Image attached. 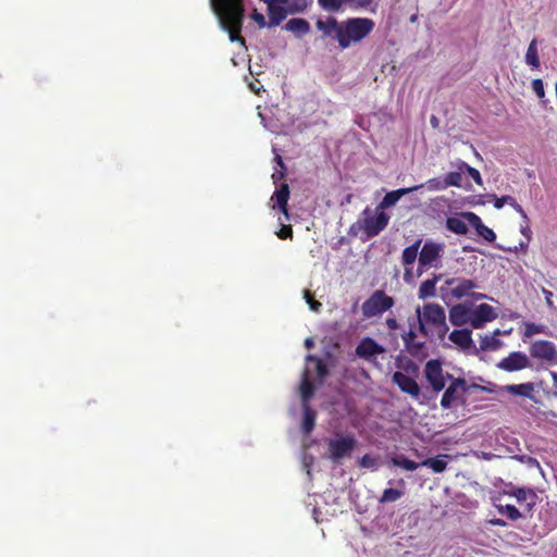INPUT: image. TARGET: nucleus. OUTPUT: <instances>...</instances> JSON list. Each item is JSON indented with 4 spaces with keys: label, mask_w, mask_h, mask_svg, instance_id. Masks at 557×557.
<instances>
[{
    "label": "nucleus",
    "mask_w": 557,
    "mask_h": 557,
    "mask_svg": "<svg viewBox=\"0 0 557 557\" xmlns=\"http://www.w3.org/2000/svg\"><path fill=\"white\" fill-rule=\"evenodd\" d=\"M465 220L466 219L462 216V214L460 216H449L446 220V227L448 231L457 235H466L469 228Z\"/></svg>",
    "instance_id": "nucleus-29"
},
{
    "label": "nucleus",
    "mask_w": 557,
    "mask_h": 557,
    "mask_svg": "<svg viewBox=\"0 0 557 557\" xmlns=\"http://www.w3.org/2000/svg\"><path fill=\"white\" fill-rule=\"evenodd\" d=\"M385 351L384 347L371 337H364L356 347V355L359 358L371 360L372 357Z\"/></svg>",
    "instance_id": "nucleus-15"
},
{
    "label": "nucleus",
    "mask_w": 557,
    "mask_h": 557,
    "mask_svg": "<svg viewBox=\"0 0 557 557\" xmlns=\"http://www.w3.org/2000/svg\"><path fill=\"white\" fill-rule=\"evenodd\" d=\"M546 326L542 324H535L533 322H527L524 324L523 337H532L535 334L545 333Z\"/></svg>",
    "instance_id": "nucleus-42"
},
{
    "label": "nucleus",
    "mask_w": 557,
    "mask_h": 557,
    "mask_svg": "<svg viewBox=\"0 0 557 557\" xmlns=\"http://www.w3.org/2000/svg\"><path fill=\"white\" fill-rule=\"evenodd\" d=\"M471 387L476 388V389H484V387H482L481 385H478V384H472Z\"/></svg>",
    "instance_id": "nucleus-63"
},
{
    "label": "nucleus",
    "mask_w": 557,
    "mask_h": 557,
    "mask_svg": "<svg viewBox=\"0 0 557 557\" xmlns=\"http://www.w3.org/2000/svg\"><path fill=\"white\" fill-rule=\"evenodd\" d=\"M304 298L306 302L309 305L310 309L314 312H320L322 308V304L313 298V295L309 290L304 292Z\"/></svg>",
    "instance_id": "nucleus-46"
},
{
    "label": "nucleus",
    "mask_w": 557,
    "mask_h": 557,
    "mask_svg": "<svg viewBox=\"0 0 557 557\" xmlns=\"http://www.w3.org/2000/svg\"><path fill=\"white\" fill-rule=\"evenodd\" d=\"M268 13H269V26H277L281 24L283 20H285L286 15L289 14L287 8H284L280 4H267Z\"/></svg>",
    "instance_id": "nucleus-26"
},
{
    "label": "nucleus",
    "mask_w": 557,
    "mask_h": 557,
    "mask_svg": "<svg viewBox=\"0 0 557 557\" xmlns=\"http://www.w3.org/2000/svg\"><path fill=\"white\" fill-rule=\"evenodd\" d=\"M443 274H433L432 278L423 281L418 290L420 299H426L436 295V284L442 278Z\"/></svg>",
    "instance_id": "nucleus-25"
},
{
    "label": "nucleus",
    "mask_w": 557,
    "mask_h": 557,
    "mask_svg": "<svg viewBox=\"0 0 557 557\" xmlns=\"http://www.w3.org/2000/svg\"><path fill=\"white\" fill-rule=\"evenodd\" d=\"M445 458H448V456L442 455L435 458H428L421 462V466L432 469L434 473H442L447 468V461Z\"/></svg>",
    "instance_id": "nucleus-33"
},
{
    "label": "nucleus",
    "mask_w": 557,
    "mask_h": 557,
    "mask_svg": "<svg viewBox=\"0 0 557 557\" xmlns=\"http://www.w3.org/2000/svg\"><path fill=\"white\" fill-rule=\"evenodd\" d=\"M529 366V358L522 351H512L497 363V367L506 372L520 371L527 369Z\"/></svg>",
    "instance_id": "nucleus-12"
},
{
    "label": "nucleus",
    "mask_w": 557,
    "mask_h": 557,
    "mask_svg": "<svg viewBox=\"0 0 557 557\" xmlns=\"http://www.w3.org/2000/svg\"><path fill=\"white\" fill-rule=\"evenodd\" d=\"M448 337L461 349H469L473 345L472 332L469 329L454 330Z\"/></svg>",
    "instance_id": "nucleus-23"
},
{
    "label": "nucleus",
    "mask_w": 557,
    "mask_h": 557,
    "mask_svg": "<svg viewBox=\"0 0 557 557\" xmlns=\"http://www.w3.org/2000/svg\"><path fill=\"white\" fill-rule=\"evenodd\" d=\"M530 355L535 359H541L549 364H557V349L554 343L549 341H535L530 346Z\"/></svg>",
    "instance_id": "nucleus-11"
},
{
    "label": "nucleus",
    "mask_w": 557,
    "mask_h": 557,
    "mask_svg": "<svg viewBox=\"0 0 557 557\" xmlns=\"http://www.w3.org/2000/svg\"><path fill=\"white\" fill-rule=\"evenodd\" d=\"M392 382L397 385L403 393L408 394L412 398H418L420 396L421 388L417 381L404 372H394L392 375Z\"/></svg>",
    "instance_id": "nucleus-14"
},
{
    "label": "nucleus",
    "mask_w": 557,
    "mask_h": 557,
    "mask_svg": "<svg viewBox=\"0 0 557 557\" xmlns=\"http://www.w3.org/2000/svg\"><path fill=\"white\" fill-rule=\"evenodd\" d=\"M317 28L323 33L324 37H330L338 42V34L341 30V22L335 17L329 16L325 21L318 20Z\"/></svg>",
    "instance_id": "nucleus-21"
},
{
    "label": "nucleus",
    "mask_w": 557,
    "mask_h": 557,
    "mask_svg": "<svg viewBox=\"0 0 557 557\" xmlns=\"http://www.w3.org/2000/svg\"><path fill=\"white\" fill-rule=\"evenodd\" d=\"M406 372L418 373V366L412 360H407L405 364L399 366Z\"/></svg>",
    "instance_id": "nucleus-51"
},
{
    "label": "nucleus",
    "mask_w": 557,
    "mask_h": 557,
    "mask_svg": "<svg viewBox=\"0 0 557 557\" xmlns=\"http://www.w3.org/2000/svg\"><path fill=\"white\" fill-rule=\"evenodd\" d=\"M521 233L528 239V242L531 239L532 232H531V230L529 227V220L525 221V225L521 226Z\"/></svg>",
    "instance_id": "nucleus-55"
},
{
    "label": "nucleus",
    "mask_w": 557,
    "mask_h": 557,
    "mask_svg": "<svg viewBox=\"0 0 557 557\" xmlns=\"http://www.w3.org/2000/svg\"><path fill=\"white\" fill-rule=\"evenodd\" d=\"M320 7L324 10L337 12L343 5V0H318Z\"/></svg>",
    "instance_id": "nucleus-45"
},
{
    "label": "nucleus",
    "mask_w": 557,
    "mask_h": 557,
    "mask_svg": "<svg viewBox=\"0 0 557 557\" xmlns=\"http://www.w3.org/2000/svg\"><path fill=\"white\" fill-rule=\"evenodd\" d=\"M422 239H417L412 245L406 247L401 255V262L405 267L412 265L417 260Z\"/></svg>",
    "instance_id": "nucleus-31"
},
{
    "label": "nucleus",
    "mask_w": 557,
    "mask_h": 557,
    "mask_svg": "<svg viewBox=\"0 0 557 557\" xmlns=\"http://www.w3.org/2000/svg\"><path fill=\"white\" fill-rule=\"evenodd\" d=\"M544 293H545V295H546L547 304L550 306V305H552V300H550L552 292H549V290H544Z\"/></svg>",
    "instance_id": "nucleus-60"
},
{
    "label": "nucleus",
    "mask_w": 557,
    "mask_h": 557,
    "mask_svg": "<svg viewBox=\"0 0 557 557\" xmlns=\"http://www.w3.org/2000/svg\"><path fill=\"white\" fill-rule=\"evenodd\" d=\"M431 124H432L434 127H436V126H437V124H438V120H437L434 115L431 117Z\"/></svg>",
    "instance_id": "nucleus-61"
},
{
    "label": "nucleus",
    "mask_w": 557,
    "mask_h": 557,
    "mask_svg": "<svg viewBox=\"0 0 557 557\" xmlns=\"http://www.w3.org/2000/svg\"><path fill=\"white\" fill-rule=\"evenodd\" d=\"M418 321L419 331L424 335H428V327H430L443 339L449 330L446 323V312L438 304H425L422 312L418 309Z\"/></svg>",
    "instance_id": "nucleus-3"
},
{
    "label": "nucleus",
    "mask_w": 557,
    "mask_h": 557,
    "mask_svg": "<svg viewBox=\"0 0 557 557\" xmlns=\"http://www.w3.org/2000/svg\"><path fill=\"white\" fill-rule=\"evenodd\" d=\"M304 419H302V431L305 434H310L315 425L317 412L309 406V404H302Z\"/></svg>",
    "instance_id": "nucleus-30"
},
{
    "label": "nucleus",
    "mask_w": 557,
    "mask_h": 557,
    "mask_svg": "<svg viewBox=\"0 0 557 557\" xmlns=\"http://www.w3.org/2000/svg\"><path fill=\"white\" fill-rule=\"evenodd\" d=\"M422 188V185H414L412 187L399 188L396 190L388 191L381 202L379 203L376 210L384 211L385 209L393 207L396 202L405 195L410 194L412 191L419 190Z\"/></svg>",
    "instance_id": "nucleus-18"
},
{
    "label": "nucleus",
    "mask_w": 557,
    "mask_h": 557,
    "mask_svg": "<svg viewBox=\"0 0 557 557\" xmlns=\"http://www.w3.org/2000/svg\"><path fill=\"white\" fill-rule=\"evenodd\" d=\"M327 445V458L336 465L342 463L343 459L350 458L357 446V440L352 434H336L330 438Z\"/></svg>",
    "instance_id": "nucleus-5"
},
{
    "label": "nucleus",
    "mask_w": 557,
    "mask_h": 557,
    "mask_svg": "<svg viewBox=\"0 0 557 557\" xmlns=\"http://www.w3.org/2000/svg\"><path fill=\"white\" fill-rule=\"evenodd\" d=\"M496 318L495 309L487 304H481L473 309L471 308V326L473 329H482L487 322H492Z\"/></svg>",
    "instance_id": "nucleus-13"
},
{
    "label": "nucleus",
    "mask_w": 557,
    "mask_h": 557,
    "mask_svg": "<svg viewBox=\"0 0 557 557\" xmlns=\"http://www.w3.org/2000/svg\"><path fill=\"white\" fill-rule=\"evenodd\" d=\"M359 466L361 468H368L375 471L379 468L377 458L370 454H366L359 459Z\"/></svg>",
    "instance_id": "nucleus-44"
},
{
    "label": "nucleus",
    "mask_w": 557,
    "mask_h": 557,
    "mask_svg": "<svg viewBox=\"0 0 557 557\" xmlns=\"http://www.w3.org/2000/svg\"><path fill=\"white\" fill-rule=\"evenodd\" d=\"M300 396L302 404H309V400L312 398L314 394V385L312 381L309 379L308 370H305L300 383Z\"/></svg>",
    "instance_id": "nucleus-32"
},
{
    "label": "nucleus",
    "mask_w": 557,
    "mask_h": 557,
    "mask_svg": "<svg viewBox=\"0 0 557 557\" xmlns=\"http://www.w3.org/2000/svg\"><path fill=\"white\" fill-rule=\"evenodd\" d=\"M492 523L494 525H499V527H505L506 525V522L504 520H502V519H494V520H492Z\"/></svg>",
    "instance_id": "nucleus-59"
},
{
    "label": "nucleus",
    "mask_w": 557,
    "mask_h": 557,
    "mask_svg": "<svg viewBox=\"0 0 557 557\" xmlns=\"http://www.w3.org/2000/svg\"><path fill=\"white\" fill-rule=\"evenodd\" d=\"M495 342H496V339L494 337L485 336L481 341V348L483 350L493 349V348H495V346L493 345Z\"/></svg>",
    "instance_id": "nucleus-50"
},
{
    "label": "nucleus",
    "mask_w": 557,
    "mask_h": 557,
    "mask_svg": "<svg viewBox=\"0 0 557 557\" xmlns=\"http://www.w3.org/2000/svg\"><path fill=\"white\" fill-rule=\"evenodd\" d=\"M462 174L460 170L457 169V171L448 172L444 180L446 187L454 186V187H461L462 186Z\"/></svg>",
    "instance_id": "nucleus-37"
},
{
    "label": "nucleus",
    "mask_w": 557,
    "mask_h": 557,
    "mask_svg": "<svg viewBox=\"0 0 557 557\" xmlns=\"http://www.w3.org/2000/svg\"><path fill=\"white\" fill-rule=\"evenodd\" d=\"M449 321L455 326L471 324V308L462 304H457L449 309Z\"/></svg>",
    "instance_id": "nucleus-19"
},
{
    "label": "nucleus",
    "mask_w": 557,
    "mask_h": 557,
    "mask_svg": "<svg viewBox=\"0 0 557 557\" xmlns=\"http://www.w3.org/2000/svg\"><path fill=\"white\" fill-rule=\"evenodd\" d=\"M313 345H314V342H313V339L311 337H308V338L305 339L306 348L310 349V348L313 347Z\"/></svg>",
    "instance_id": "nucleus-58"
},
{
    "label": "nucleus",
    "mask_w": 557,
    "mask_h": 557,
    "mask_svg": "<svg viewBox=\"0 0 557 557\" xmlns=\"http://www.w3.org/2000/svg\"><path fill=\"white\" fill-rule=\"evenodd\" d=\"M513 496L521 504L523 502H527L529 497L532 498L530 503H528V507L531 508L534 505L533 498L535 497L534 493L531 490L525 488H517L513 492Z\"/></svg>",
    "instance_id": "nucleus-43"
},
{
    "label": "nucleus",
    "mask_w": 557,
    "mask_h": 557,
    "mask_svg": "<svg viewBox=\"0 0 557 557\" xmlns=\"http://www.w3.org/2000/svg\"><path fill=\"white\" fill-rule=\"evenodd\" d=\"M424 376L434 393L444 389L447 373L444 374L442 362L438 359H431L424 366Z\"/></svg>",
    "instance_id": "nucleus-10"
},
{
    "label": "nucleus",
    "mask_w": 557,
    "mask_h": 557,
    "mask_svg": "<svg viewBox=\"0 0 557 557\" xmlns=\"http://www.w3.org/2000/svg\"><path fill=\"white\" fill-rule=\"evenodd\" d=\"M404 494L405 493L401 490L389 487L383 491L379 502L381 504L394 503L401 498Z\"/></svg>",
    "instance_id": "nucleus-34"
},
{
    "label": "nucleus",
    "mask_w": 557,
    "mask_h": 557,
    "mask_svg": "<svg viewBox=\"0 0 557 557\" xmlns=\"http://www.w3.org/2000/svg\"><path fill=\"white\" fill-rule=\"evenodd\" d=\"M462 216L473 226L476 233L483 237L486 242L493 243L496 239V234L492 228L486 226L481 218L473 212H463Z\"/></svg>",
    "instance_id": "nucleus-17"
},
{
    "label": "nucleus",
    "mask_w": 557,
    "mask_h": 557,
    "mask_svg": "<svg viewBox=\"0 0 557 557\" xmlns=\"http://www.w3.org/2000/svg\"><path fill=\"white\" fill-rule=\"evenodd\" d=\"M392 463L407 471H414L421 466V463L410 460L403 455L392 458Z\"/></svg>",
    "instance_id": "nucleus-35"
},
{
    "label": "nucleus",
    "mask_w": 557,
    "mask_h": 557,
    "mask_svg": "<svg viewBox=\"0 0 557 557\" xmlns=\"http://www.w3.org/2000/svg\"><path fill=\"white\" fill-rule=\"evenodd\" d=\"M210 3L231 41L244 44L245 39L240 36L245 15L244 0H210Z\"/></svg>",
    "instance_id": "nucleus-1"
},
{
    "label": "nucleus",
    "mask_w": 557,
    "mask_h": 557,
    "mask_svg": "<svg viewBox=\"0 0 557 557\" xmlns=\"http://www.w3.org/2000/svg\"><path fill=\"white\" fill-rule=\"evenodd\" d=\"M289 186L287 183H281L274 190L271 201H273L272 209H278L288 219L287 202L289 199Z\"/></svg>",
    "instance_id": "nucleus-16"
},
{
    "label": "nucleus",
    "mask_w": 557,
    "mask_h": 557,
    "mask_svg": "<svg viewBox=\"0 0 557 557\" xmlns=\"http://www.w3.org/2000/svg\"><path fill=\"white\" fill-rule=\"evenodd\" d=\"M497 509L500 515L506 516L511 521L521 518L520 511L513 505L498 506Z\"/></svg>",
    "instance_id": "nucleus-40"
},
{
    "label": "nucleus",
    "mask_w": 557,
    "mask_h": 557,
    "mask_svg": "<svg viewBox=\"0 0 557 557\" xmlns=\"http://www.w3.org/2000/svg\"><path fill=\"white\" fill-rule=\"evenodd\" d=\"M532 89L540 99L544 98L545 89L541 78H535L532 81Z\"/></svg>",
    "instance_id": "nucleus-47"
},
{
    "label": "nucleus",
    "mask_w": 557,
    "mask_h": 557,
    "mask_svg": "<svg viewBox=\"0 0 557 557\" xmlns=\"http://www.w3.org/2000/svg\"><path fill=\"white\" fill-rule=\"evenodd\" d=\"M374 0H356L352 8L355 9H368Z\"/></svg>",
    "instance_id": "nucleus-52"
},
{
    "label": "nucleus",
    "mask_w": 557,
    "mask_h": 557,
    "mask_svg": "<svg viewBox=\"0 0 557 557\" xmlns=\"http://www.w3.org/2000/svg\"><path fill=\"white\" fill-rule=\"evenodd\" d=\"M277 237L281 239H292L293 238V227L292 225H283L280 231L276 233Z\"/></svg>",
    "instance_id": "nucleus-48"
},
{
    "label": "nucleus",
    "mask_w": 557,
    "mask_h": 557,
    "mask_svg": "<svg viewBox=\"0 0 557 557\" xmlns=\"http://www.w3.org/2000/svg\"><path fill=\"white\" fill-rule=\"evenodd\" d=\"M520 246L522 247V249H525L528 247V244H523V243H520Z\"/></svg>",
    "instance_id": "nucleus-64"
},
{
    "label": "nucleus",
    "mask_w": 557,
    "mask_h": 557,
    "mask_svg": "<svg viewBox=\"0 0 557 557\" xmlns=\"http://www.w3.org/2000/svg\"><path fill=\"white\" fill-rule=\"evenodd\" d=\"M478 287L479 285L475 280L461 276L448 277L440 286V296L446 305H449L455 300L468 297Z\"/></svg>",
    "instance_id": "nucleus-4"
},
{
    "label": "nucleus",
    "mask_w": 557,
    "mask_h": 557,
    "mask_svg": "<svg viewBox=\"0 0 557 557\" xmlns=\"http://www.w3.org/2000/svg\"><path fill=\"white\" fill-rule=\"evenodd\" d=\"M312 0H288L286 3V8L289 11V14H296L304 12Z\"/></svg>",
    "instance_id": "nucleus-38"
},
{
    "label": "nucleus",
    "mask_w": 557,
    "mask_h": 557,
    "mask_svg": "<svg viewBox=\"0 0 557 557\" xmlns=\"http://www.w3.org/2000/svg\"><path fill=\"white\" fill-rule=\"evenodd\" d=\"M506 205V207H509L511 206L520 215L521 218L524 220V221H528V215L525 213V211L523 210V208L516 201V199L511 196H502V197H496L494 196V207L496 209H502L504 206Z\"/></svg>",
    "instance_id": "nucleus-27"
},
{
    "label": "nucleus",
    "mask_w": 557,
    "mask_h": 557,
    "mask_svg": "<svg viewBox=\"0 0 557 557\" xmlns=\"http://www.w3.org/2000/svg\"><path fill=\"white\" fill-rule=\"evenodd\" d=\"M355 1H356V0H343V3H347V4H349L350 7H352V5H354V3H355Z\"/></svg>",
    "instance_id": "nucleus-62"
},
{
    "label": "nucleus",
    "mask_w": 557,
    "mask_h": 557,
    "mask_svg": "<svg viewBox=\"0 0 557 557\" xmlns=\"http://www.w3.org/2000/svg\"><path fill=\"white\" fill-rule=\"evenodd\" d=\"M468 297H471L474 300H480L486 298L485 294L478 293L475 289L472 290V294H469Z\"/></svg>",
    "instance_id": "nucleus-56"
},
{
    "label": "nucleus",
    "mask_w": 557,
    "mask_h": 557,
    "mask_svg": "<svg viewBox=\"0 0 557 557\" xmlns=\"http://www.w3.org/2000/svg\"><path fill=\"white\" fill-rule=\"evenodd\" d=\"M385 324H386L387 329L391 331H396L399 329V323L397 322V320L395 318H387L385 321Z\"/></svg>",
    "instance_id": "nucleus-54"
},
{
    "label": "nucleus",
    "mask_w": 557,
    "mask_h": 557,
    "mask_svg": "<svg viewBox=\"0 0 557 557\" xmlns=\"http://www.w3.org/2000/svg\"><path fill=\"white\" fill-rule=\"evenodd\" d=\"M286 176V169H283V170H276L273 174H272V180L274 182V184H277L278 181L281 180H284Z\"/></svg>",
    "instance_id": "nucleus-53"
},
{
    "label": "nucleus",
    "mask_w": 557,
    "mask_h": 557,
    "mask_svg": "<svg viewBox=\"0 0 557 557\" xmlns=\"http://www.w3.org/2000/svg\"><path fill=\"white\" fill-rule=\"evenodd\" d=\"M525 63L532 69V70H539L541 66L540 62V55L537 50V39L533 38L531 42L529 44V47L525 52L524 57Z\"/></svg>",
    "instance_id": "nucleus-28"
},
{
    "label": "nucleus",
    "mask_w": 557,
    "mask_h": 557,
    "mask_svg": "<svg viewBox=\"0 0 557 557\" xmlns=\"http://www.w3.org/2000/svg\"><path fill=\"white\" fill-rule=\"evenodd\" d=\"M306 359H307V361L314 362L315 371L320 379H324L329 374L327 367L322 361V359H320L319 357L313 356V355H308Z\"/></svg>",
    "instance_id": "nucleus-39"
},
{
    "label": "nucleus",
    "mask_w": 557,
    "mask_h": 557,
    "mask_svg": "<svg viewBox=\"0 0 557 557\" xmlns=\"http://www.w3.org/2000/svg\"><path fill=\"white\" fill-rule=\"evenodd\" d=\"M374 27V21L369 17H348L342 21L338 34L339 48L347 49L361 42L373 32Z\"/></svg>",
    "instance_id": "nucleus-2"
},
{
    "label": "nucleus",
    "mask_w": 557,
    "mask_h": 557,
    "mask_svg": "<svg viewBox=\"0 0 557 557\" xmlns=\"http://www.w3.org/2000/svg\"><path fill=\"white\" fill-rule=\"evenodd\" d=\"M274 160L277 163V165L280 166V170L286 169V165L280 154H276Z\"/></svg>",
    "instance_id": "nucleus-57"
},
{
    "label": "nucleus",
    "mask_w": 557,
    "mask_h": 557,
    "mask_svg": "<svg viewBox=\"0 0 557 557\" xmlns=\"http://www.w3.org/2000/svg\"><path fill=\"white\" fill-rule=\"evenodd\" d=\"M366 215L362 221V230L364 231L368 238L377 236L388 224L389 215L381 210H376L375 215L370 214V209L363 210Z\"/></svg>",
    "instance_id": "nucleus-9"
},
{
    "label": "nucleus",
    "mask_w": 557,
    "mask_h": 557,
    "mask_svg": "<svg viewBox=\"0 0 557 557\" xmlns=\"http://www.w3.org/2000/svg\"><path fill=\"white\" fill-rule=\"evenodd\" d=\"M502 389L513 396H521L534 399L535 386L532 382L521 384H508L503 386Z\"/></svg>",
    "instance_id": "nucleus-22"
},
{
    "label": "nucleus",
    "mask_w": 557,
    "mask_h": 557,
    "mask_svg": "<svg viewBox=\"0 0 557 557\" xmlns=\"http://www.w3.org/2000/svg\"><path fill=\"white\" fill-rule=\"evenodd\" d=\"M457 169L463 173H467L478 185H480V186L483 185V181H482L480 172L476 169L470 166L465 161H459L457 163Z\"/></svg>",
    "instance_id": "nucleus-36"
},
{
    "label": "nucleus",
    "mask_w": 557,
    "mask_h": 557,
    "mask_svg": "<svg viewBox=\"0 0 557 557\" xmlns=\"http://www.w3.org/2000/svg\"><path fill=\"white\" fill-rule=\"evenodd\" d=\"M416 337L417 334L412 330L403 335L405 348L408 351V354L413 358H422L425 356L424 343L416 342Z\"/></svg>",
    "instance_id": "nucleus-20"
},
{
    "label": "nucleus",
    "mask_w": 557,
    "mask_h": 557,
    "mask_svg": "<svg viewBox=\"0 0 557 557\" xmlns=\"http://www.w3.org/2000/svg\"><path fill=\"white\" fill-rule=\"evenodd\" d=\"M288 32H292L295 36L301 38L309 34L310 24L307 20L300 17L290 18L284 26Z\"/></svg>",
    "instance_id": "nucleus-24"
},
{
    "label": "nucleus",
    "mask_w": 557,
    "mask_h": 557,
    "mask_svg": "<svg viewBox=\"0 0 557 557\" xmlns=\"http://www.w3.org/2000/svg\"><path fill=\"white\" fill-rule=\"evenodd\" d=\"M444 251V245L432 240H426L421 248L419 253V269L418 272L421 274L424 270L437 267L441 259L442 252Z\"/></svg>",
    "instance_id": "nucleus-7"
},
{
    "label": "nucleus",
    "mask_w": 557,
    "mask_h": 557,
    "mask_svg": "<svg viewBox=\"0 0 557 557\" xmlns=\"http://www.w3.org/2000/svg\"><path fill=\"white\" fill-rule=\"evenodd\" d=\"M395 305V299L388 296L384 290L376 289L371 296L362 304V315L366 319H371L382 315L384 312L392 309Z\"/></svg>",
    "instance_id": "nucleus-6"
},
{
    "label": "nucleus",
    "mask_w": 557,
    "mask_h": 557,
    "mask_svg": "<svg viewBox=\"0 0 557 557\" xmlns=\"http://www.w3.org/2000/svg\"><path fill=\"white\" fill-rule=\"evenodd\" d=\"M422 188L425 187L430 191L444 190L446 189L445 180L440 177H433L421 184Z\"/></svg>",
    "instance_id": "nucleus-41"
},
{
    "label": "nucleus",
    "mask_w": 557,
    "mask_h": 557,
    "mask_svg": "<svg viewBox=\"0 0 557 557\" xmlns=\"http://www.w3.org/2000/svg\"><path fill=\"white\" fill-rule=\"evenodd\" d=\"M447 380H449L450 383L441 399V406L444 409L451 408L453 403L460 399L470 387L463 377H454L451 374L447 373Z\"/></svg>",
    "instance_id": "nucleus-8"
},
{
    "label": "nucleus",
    "mask_w": 557,
    "mask_h": 557,
    "mask_svg": "<svg viewBox=\"0 0 557 557\" xmlns=\"http://www.w3.org/2000/svg\"><path fill=\"white\" fill-rule=\"evenodd\" d=\"M251 18L258 24L259 28H263L267 26L265 17L262 13L255 10L251 14Z\"/></svg>",
    "instance_id": "nucleus-49"
}]
</instances>
